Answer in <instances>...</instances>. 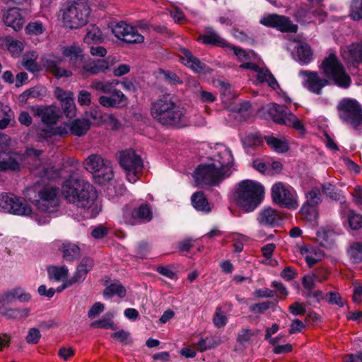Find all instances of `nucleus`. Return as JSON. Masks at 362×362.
Here are the masks:
<instances>
[{"mask_svg": "<svg viewBox=\"0 0 362 362\" xmlns=\"http://www.w3.org/2000/svg\"><path fill=\"white\" fill-rule=\"evenodd\" d=\"M118 84H119V81L116 79L108 81L94 80L91 82L90 88L104 93H110Z\"/></svg>", "mask_w": 362, "mask_h": 362, "instance_id": "37", "label": "nucleus"}, {"mask_svg": "<svg viewBox=\"0 0 362 362\" xmlns=\"http://www.w3.org/2000/svg\"><path fill=\"white\" fill-rule=\"evenodd\" d=\"M119 163L127 180L131 183H135L144 168L141 158L134 150L128 149L120 153Z\"/></svg>", "mask_w": 362, "mask_h": 362, "instance_id": "8", "label": "nucleus"}, {"mask_svg": "<svg viewBox=\"0 0 362 362\" xmlns=\"http://www.w3.org/2000/svg\"><path fill=\"white\" fill-rule=\"evenodd\" d=\"M103 295L105 298H110L114 296L123 298L126 295V289L118 281H115L105 288Z\"/></svg>", "mask_w": 362, "mask_h": 362, "instance_id": "41", "label": "nucleus"}, {"mask_svg": "<svg viewBox=\"0 0 362 362\" xmlns=\"http://www.w3.org/2000/svg\"><path fill=\"white\" fill-rule=\"evenodd\" d=\"M110 96L101 95L99 103L105 107H122L127 105L128 100L125 95L119 90L113 89Z\"/></svg>", "mask_w": 362, "mask_h": 362, "instance_id": "21", "label": "nucleus"}, {"mask_svg": "<svg viewBox=\"0 0 362 362\" xmlns=\"http://www.w3.org/2000/svg\"><path fill=\"white\" fill-rule=\"evenodd\" d=\"M243 142L245 146L251 147L259 145L262 143V140L257 134H249L244 137Z\"/></svg>", "mask_w": 362, "mask_h": 362, "instance_id": "59", "label": "nucleus"}, {"mask_svg": "<svg viewBox=\"0 0 362 362\" xmlns=\"http://www.w3.org/2000/svg\"><path fill=\"white\" fill-rule=\"evenodd\" d=\"M30 98H42L46 94V88L42 86H35L27 90Z\"/></svg>", "mask_w": 362, "mask_h": 362, "instance_id": "64", "label": "nucleus"}, {"mask_svg": "<svg viewBox=\"0 0 362 362\" xmlns=\"http://www.w3.org/2000/svg\"><path fill=\"white\" fill-rule=\"evenodd\" d=\"M112 317V315H109L107 317H104L99 320L93 322L90 324V327L100 328V329H110L115 330V329H116V327L113 324Z\"/></svg>", "mask_w": 362, "mask_h": 362, "instance_id": "51", "label": "nucleus"}, {"mask_svg": "<svg viewBox=\"0 0 362 362\" xmlns=\"http://www.w3.org/2000/svg\"><path fill=\"white\" fill-rule=\"evenodd\" d=\"M240 67L255 71L257 73V80L261 83L266 82L272 89L276 90L279 88V85L277 81L268 69L260 67L251 62L243 63Z\"/></svg>", "mask_w": 362, "mask_h": 362, "instance_id": "19", "label": "nucleus"}, {"mask_svg": "<svg viewBox=\"0 0 362 362\" xmlns=\"http://www.w3.org/2000/svg\"><path fill=\"white\" fill-rule=\"evenodd\" d=\"M47 272L49 277L57 281H64L69 273L68 268L65 266H51L48 267Z\"/></svg>", "mask_w": 362, "mask_h": 362, "instance_id": "44", "label": "nucleus"}, {"mask_svg": "<svg viewBox=\"0 0 362 362\" xmlns=\"http://www.w3.org/2000/svg\"><path fill=\"white\" fill-rule=\"evenodd\" d=\"M350 16L354 21L362 19V0H352L350 5Z\"/></svg>", "mask_w": 362, "mask_h": 362, "instance_id": "49", "label": "nucleus"}, {"mask_svg": "<svg viewBox=\"0 0 362 362\" xmlns=\"http://www.w3.org/2000/svg\"><path fill=\"white\" fill-rule=\"evenodd\" d=\"M213 321L217 327H222L226 325L227 317L220 308H216Z\"/></svg>", "mask_w": 362, "mask_h": 362, "instance_id": "56", "label": "nucleus"}, {"mask_svg": "<svg viewBox=\"0 0 362 362\" xmlns=\"http://www.w3.org/2000/svg\"><path fill=\"white\" fill-rule=\"evenodd\" d=\"M103 40V36L101 30L95 25H90L87 28V33L84 36L85 43H99Z\"/></svg>", "mask_w": 362, "mask_h": 362, "instance_id": "39", "label": "nucleus"}, {"mask_svg": "<svg viewBox=\"0 0 362 362\" xmlns=\"http://www.w3.org/2000/svg\"><path fill=\"white\" fill-rule=\"evenodd\" d=\"M236 194L238 205L245 212H251L261 203L264 188L257 182L245 180L238 184Z\"/></svg>", "mask_w": 362, "mask_h": 362, "instance_id": "4", "label": "nucleus"}, {"mask_svg": "<svg viewBox=\"0 0 362 362\" xmlns=\"http://www.w3.org/2000/svg\"><path fill=\"white\" fill-rule=\"evenodd\" d=\"M0 211L18 216L31 214L28 204L12 194H0Z\"/></svg>", "mask_w": 362, "mask_h": 362, "instance_id": "12", "label": "nucleus"}, {"mask_svg": "<svg viewBox=\"0 0 362 362\" xmlns=\"http://www.w3.org/2000/svg\"><path fill=\"white\" fill-rule=\"evenodd\" d=\"M23 156L21 153L10 151L4 156H0L2 172L18 171L22 168Z\"/></svg>", "mask_w": 362, "mask_h": 362, "instance_id": "20", "label": "nucleus"}, {"mask_svg": "<svg viewBox=\"0 0 362 362\" xmlns=\"http://www.w3.org/2000/svg\"><path fill=\"white\" fill-rule=\"evenodd\" d=\"M305 195L307 200L305 204L301 208V212L305 215L311 214L313 216V218H315L316 213L315 209H309V206L313 207L320 202V190L317 187H314L308 192Z\"/></svg>", "mask_w": 362, "mask_h": 362, "instance_id": "24", "label": "nucleus"}, {"mask_svg": "<svg viewBox=\"0 0 362 362\" xmlns=\"http://www.w3.org/2000/svg\"><path fill=\"white\" fill-rule=\"evenodd\" d=\"M281 220V216L278 211L272 207L262 209L258 215L257 221L262 226H275Z\"/></svg>", "mask_w": 362, "mask_h": 362, "instance_id": "26", "label": "nucleus"}, {"mask_svg": "<svg viewBox=\"0 0 362 362\" xmlns=\"http://www.w3.org/2000/svg\"><path fill=\"white\" fill-rule=\"evenodd\" d=\"M199 40L204 44L214 45L219 47H227V42L218 34L212 30H209L202 35H200Z\"/></svg>", "mask_w": 362, "mask_h": 362, "instance_id": "33", "label": "nucleus"}, {"mask_svg": "<svg viewBox=\"0 0 362 362\" xmlns=\"http://www.w3.org/2000/svg\"><path fill=\"white\" fill-rule=\"evenodd\" d=\"M89 15L90 7L86 0H74L63 11L62 21L66 28L78 29L87 23Z\"/></svg>", "mask_w": 362, "mask_h": 362, "instance_id": "5", "label": "nucleus"}, {"mask_svg": "<svg viewBox=\"0 0 362 362\" xmlns=\"http://www.w3.org/2000/svg\"><path fill=\"white\" fill-rule=\"evenodd\" d=\"M272 197L273 202L281 207L296 209L298 206L297 193L287 184L275 183L272 187Z\"/></svg>", "mask_w": 362, "mask_h": 362, "instance_id": "9", "label": "nucleus"}, {"mask_svg": "<svg viewBox=\"0 0 362 362\" xmlns=\"http://www.w3.org/2000/svg\"><path fill=\"white\" fill-rule=\"evenodd\" d=\"M192 203L193 206L199 211L208 212L210 211L209 203L202 192H198L192 194Z\"/></svg>", "mask_w": 362, "mask_h": 362, "instance_id": "42", "label": "nucleus"}, {"mask_svg": "<svg viewBox=\"0 0 362 362\" xmlns=\"http://www.w3.org/2000/svg\"><path fill=\"white\" fill-rule=\"evenodd\" d=\"M185 109L169 95H163L151 103V115L163 125L182 127L185 122Z\"/></svg>", "mask_w": 362, "mask_h": 362, "instance_id": "3", "label": "nucleus"}, {"mask_svg": "<svg viewBox=\"0 0 362 362\" xmlns=\"http://www.w3.org/2000/svg\"><path fill=\"white\" fill-rule=\"evenodd\" d=\"M300 251L310 267L320 260V255L317 254L313 248L301 247Z\"/></svg>", "mask_w": 362, "mask_h": 362, "instance_id": "45", "label": "nucleus"}, {"mask_svg": "<svg viewBox=\"0 0 362 362\" xmlns=\"http://www.w3.org/2000/svg\"><path fill=\"white\" fill-rule=\"evenodd\" d=\"M112 30L117 38L127 43H140L144 41V36L139 34L135 28L125 22L117 23Z\"/></svg>", "mask_w": 362, "mask_h": 362, "instance_id": "13", "label": "nucleus"}, {"mask_svg": "<svg viewBox=\"0 0 362 362\" xmlns=\"http://www.w3.org/2000/svg\"><path fill=\"white\" fill-rule=\"evenodd\" d=\"M35 117H38L45 124H55L59 119V110L54 105H35L30 107Z\"/></svg>", "mask_w": 362, "mask_h": 362, "instance_id": "17", "label": "nucleus"}, {"mask_svg": "<svg viewBox=\"0 0 362 362\" xmlns=\"http://www.w3.org/2000/svg\"><path fill=\"white\" fill-rule=\"evenodd\" d=\"M317 277L315 274H308L303 278V286L305 290L310 292L312 291L315 286V281Z\"/></svg>", "mask_w": 362, "mask_h": 362, "instance_id": "57", "label": "nucleus"}, {"mask_svg": "<svg viewBox=\"0 0 362 362\" xmlns=\"http://www.w3.org/2000/svg\"><path fill=\"white\" fill-rule=\"evenodd\" d=\"M92 95L87 90H81L78 95V103L81 106H89L91 104Z\"/></svg>", "mask_w": 362, "mask_h": 362, "instance_id": "60", "label": "nucleus"}, {"mask_svg": "<svg viewBox=\"0 0 362 362\" xmlns=\"http://www.w3.org/2000/svg\"><path fill=\"white\" fill-rule=\"evenodd\" d=\"M259 23L265 26L274 28L281 32L296 33L298 27L288 18L277 14L264 15Z\"/></svg>", "mask_w": 362, "mask_h": 362, "instance_id": "14", "label": "nucleus"}, {"mask_svg": "<svg viewBox=\"0 0 362 362\" xmlns=\"http://www.w3.org/2000/svg\"><path fill=\"white\" fill-rule=\"evenodd\" d=\"M58 188L46 185L37 192V199L35 200V206L42 212L50 213L54 210L59 204Z\"/></svg>", "mask_w": 362, "mask_h": 362, "instance_id": "11", "label": "nucleus"}, {"mask_svg": "<svg viewBox=\"0 0 362 362\" xmlns=\"http://www.w3.org/2000/svg\"><path fill=\"white\" fill-rule=\"evenodd\" d=\"M110 66L108 59H100L85 62L83 64V69L90 74L96 75L108 70Z\"/></svg>", "mask_w": 362, "mask_h": 362, "instance_id": "28", "label": "nucleus"}, {"mask_svg": "<svg viewBox=\"0 0 362 362\" xmlns=\"http://www.w3.org/2000/svg\"><path fill=\"white\" fill-rule=\"evenodd\" d=\"M4 23L6 26L18 31L23 27L25 18L21 11L17 8H11L6 11L3 16Z\"/></svg>", "mask_w": 362, "mask_h": 362, "instance_id": "22", "label": "nucleus"}, {"mask_svg": "<svg viewBox=\"0 0 362 362\" xmlns=\"http://www.w3.org/2000/svg\"><path fill=\"white\" fill-rule=\"evenodd\" d=\"M63 258L66 261H73L80 256L79 247L74 243L66 242L59 247Z\"/></svg>", "mask_w": 362, "mask_h": 362, "instance_id": "34", "label": "nucleus"}, {"mask_svg": "<svg viewBox=\"0 0 362 362\" xmlns=\"http://www.w3.org/2000/svg\"><path fill=\"white\" fill-rule=\"evenodd\" d=\"M54 96L61 102L64 103L74 97V93L71 91H66L59 87H57L54 91Z\"/></svg>", "mask_w": 362, "mask_h": 362, "instance_id": "61", "label": "nucleus"}, {"mask_svg": "<svg viewBox=\"0 0 362 362\" xmlns=\"http://www.w3.org/2000/svg\"><path fill=\"white\" fill-rule=\"evenodd\" d=\"M41 338V333L36 327L30 328L25 337L26 342L29 344H36Z\"/></svg>", "mask_w": 362, "mask_h": 362, "instance_id": "53", "label": "nucleus"}, {"mask_svg": "<svg viewBox=\"0 0 362 362\" xmlns=\"http://www.w3.org/2000/svg\"><path fill=\"white\" fill-rule=\"evenodd\" d=\"M63 112L67 117L71 118L75 116L76 114V105L74 103V99L69 98V99L64 103H61Z\"/></svg>", "mask_w": 362, "mask_h": 362, "instance_id": "52", "label": "nucleus"}, {"mask_svg": "<svg viewBox=\"0 0 362 362\" xmlns=\"http://www.w3.org/2000/svg\"><path fill=\"white\" fill-rule=\"evenodd\" d=\"M337 233L331 229L321 228L317 232V239L326 248H332L336 242Z\"/></svg>", "mask_w": 362, "mask_h": 362, "instance_id": "29", "label": "nucleus"}, {"mask_svg": "<svg viewBox=\"0 0 362 362\" xmlns=\"http://www.w3.org/2000/svg\"><path fill=\"white\" fill-rule=\"evenodd\" d=\"M41 64L44 68L50 71L56 77H69L71 72L65 69L59 67L62 59L54 54H47L41 57Z\"/></svg>", "mask_w": 362, "mask_h": 362, "instance_id": "18", "label": "nucleus"}, {"mask_svg": "<svg viewBox=\"0 0 362 362\" xmlns=\"http://www.w3.org/2000/svg\"><path fill=\"white\" fill-rule=\"evenodd\" d=\"M114 177L113 168L111 162L106 163V165L100 168L93 176L95 182L100 185H104L110 181Z\"/></svg>", "mask_w": 362, "mask_h": 362, "instance_id": "32", "label": "nucleus"}, {"mask_svg": "<svg viewBox=\"0 0 362 362\" xmlns=\"http://www.w3.org/2000/svg\"><path fill=\"white\" fill-rule=\"evenodd\" d=\"M47 125V126L44 128H39L37 129L36 136L37 141H41L54 136L53 127L50 124Z\"/></svg>", "mask_w": 362, "mask_h": 362, "instance_id": "54", "label": "nucleus"}, {"mask_svg": "<svg viewBox=\"0 0 362 362\" xmlns=\"http://www.w3.org/2000/svg\"><path fill=\"white\" fill-rule=\"evenodd\" d=\"M348 254L354 263L362 262V243H353L348 250Z\"/></svg>", "mask_w": 362, "mask_h": 362, "instance_id": "47", "label": "nucleus"}, {"mask_svg": "<svg viewBox=\"0 0 362 362\" xmlns=\"http://www.w3.org/2000/svg\"><path fill=\"white\" fill-rule=\"evenodd\" d=\"M109 162L110 160H104L98 154H91L86 159L84 166L85 168L94 176L100 168L103 167V165H106V163Z\"/></svg>", "mask_w": 362, "mask_h": 362, "instance_id": "30", "label": "nucleus"}, {"mask_svg": "<svg viewBox=\"0 0 362 362\" xmlns=\"http://www.w3.org/2000/svg\"><path fill=\"white\" fill-rule=\"evenodd\" d=\"M299 75L304 78V87L317 95H320L322 93V89L329 84L328 80L320 77L316 71L301 70Z\"/></svg>", "mask_w": 362, "mask_h": 362, "instance_id": "15", "label": "nucleus"}, {"mask_svg": "<svg viewBox=\"0 0 362 362\" xmlns=\"http://www.w3.org/2000/svg\"><path fill=\"white\" fill-rule=\"evenodd\" d=\"M339 118L353 129L362 123V107L354 99L344 98L337 105Z\"/></svg>", "mask_w": 362, "mask_h": 362, "instance_id": "7", "label": "nucleus"}, {"mask_svg": "<svg viewBox=\"0 0 362 362\" xmlns=\"http://www.w3.org/2000/svg\"><path fill=\"white\" fill-rule=\"evenodd\" d=\"M90 128V122L87 119H77L69 124L70 132L81 136L86 133Z\"/></svg>", "mask_w": 362, "mask_h": 362, "instance_id": "38", "label": "nucleus"}, {"mask_svg": "<svg viewBox=\"0 0 362 362\" xmlns=\"http://www.w3.org/2000/svg\"><path fill=\"white\" fill-rule=\"evenodd\" d=\"M347 218L351 229L358 230L362 226V216L354 211L349 210L348 211Z\"/></svg>", "mask_w": 362, "mask_h": 362, "instance_id": "50", "label": "nucleus"}, {"mask_svg": "<svg viewBox=\"0 0 362 362\" xmlns=\"http://www.w3.org/2000/svg\"><path fill=\"white\" fill-rule=\"evenodd\" d=\"M197 94L199 100L203 103H213L216 100V94L202 89H198Z\"/></svg>", "mask_w": 362, "mask_h": 362, "instance_id": "58", "label": "nucleus"}, {"mask_svg": "<svg viewBox=\"0 0 362 362\" xmlns=\"http://www.w3.org/2000/svg\"><path fill=\"white\" fill-rule=\"evenodd\" d=\"M59 50L64 57L71 61L82 62L84 59L81 48L76 45L61 46Z\"/></svg>", "mask_w": 362, "mask_h": 362, "instance_id": "31", "label": "nucleus"}, {"mask_svg": "<svg viewBox=\"0 0 362 362\" xmlns=\"http://www.w3.org/2000/svg\"><path fill=\"white\" fill-rule=\"evenodd\" d=\"M267 144L278 153H285L288 148V143L285 139H278L272 136L264 137Z\"/></svg>", "mask_w": 362, "mask_h": 362, "instance_id": "40", "label": "nucleus"}, {"mask_svg": "<svg viewBox=\"0 0 362 362\" xmlns=\"http://www.w3.org/2000/svg\"><path fill=\"white\" fill-rule=\"evenodd\" d=\"M298 61L302 65L308 64L313 58V52L307 43L300 44L296 48Z\"/></svg>", "mask_w": 362, "mask_h": 362, "instance_id": "36", "label": "nucleus"}, {"mask_svg": "<svg viewBox=\"0 0 362 362\" xmlns=\"http://www.w3.org/2000/svg\"><path fill=\"white\" fill-rule=\"evenodd\" d=\"M93 267V261L92 259H83L78 265L73 277L69 280L72 283V284L83 282L86 279L88 272L92 269Z\"/></svg>", "mask_w": 362, "mask_h": 362, "instance_id": "27", "label": "nucleus"}, {"mask_svg": "<svg viewBox=\"0 0 362 362\" xmlns=\"http://www.w3.org/2000/svg\"><path fill=\"white\" fill-rule=\"evenodd\" d=\"M180 59L183 64L194 72L201 73L204 71L206 69V65L186 49L182 50V55H180Z\"/></svg>", "mask_w": 362, "mask_h": 362, "instance_id": "25", "label": "nucleus"}, {"mask_svg": "<svg viewBox=\"0 0 362 362\" xmlns=\"http://www.w3.org/2000/svg\"><path fill=\"white\" fill-rule=\"evenodd\" d=\"M45 25L40 21L28 23L25 28V33L28 35H40L45 33Z\"/></svg>", "mask_w": 362, "mask_h": 362, "instance_id": "46", "label": "nucleus"}, {"mask_svg": "<svg viewBox=\"0 0 362 362\" xmlns=\"http://www.w3.org/2000/svg\"><path fill=\"white\" fill-rule=\"evenodd\" d=\"M343 59L349 63H358L362 61V42L352 43L341 47Z\"/></svg>", "mask_w": 362, "mask_h": 362, "instance_id": "23", "label": "nucleus"}, {"mask_svg": "<svg viewBox=\"0 0 362 362\" xmlns=\"http://www.w3.org/2000/svg\"><path fill=\"white\" fill-rule=\"evenodd\" d=\"M38 54L35 51L26 52L23 57L22 64L26 70L34 73L40 71V66L37 63Z\"/></svg>", "mask_w": 362, "mask_h": 362, "instance_id": "35", "label": "nucleus"}, {"mask_svg": "<svg viewBox=\"0 0 362 362\" xmlns=\"http://www.w3.org/2000/svg\"><path fill=\"white\" fill-rule=\"evenodd\" d=\"M222 103L226 107H229L236 98V95L233 93L230 86L223 84L221 93Z\"/></svg>", "mask_w": 362, "mask_h": 362, "instance_id": "48", "label": "nucleus"}, {"mask_svg": "<svg viewBox=\"0 0 362 362\" xmlns=\"http://www.w3.org/2000/svg\"><path fill=\"white\" fill-rule=\"evenodd\" d=\"M62 194L68 202L76 205L78 213L83 218H94L101 210L96 190L82 178L71 177L66 180L62 184Z\"/></svg>", "mask_w": 362, "mask_h": 362, "instance_id": "1", "label": "nucleus"}, {"mask_svg": "<svg viewBox=\"0 0 362 362\" xmlns=\"http://www.w3.org/2000/svg\"><path fill=\"white\" fill-rule=\"evenodd\" d=\"M271 305L272 303L268 301L256 303L250 306V310L255 314L262 313L268 310Z\"/></svg>", "mask_w": 362, "mask_h": 362, "instance_id": "63", "label": "nucleus"}, {"mask_svg": "<svg viewBox=\"0 0 362 362\" xmlns=\"http://www.w3.org/2000/svg\"><path fill=\"white\" fill-rule=\"evenodd\" d=\"M266 110L275 122L292 127L300 134L305 133V127L300 120L291 112H288L284 106L272 103L267 105Z\"/></svg>", "mask_w": 362, "mask_h": 362, "instance_id": "10", "label": "nucleus"}, {"mask_svg": "<svg viewBox=\"0 0 362 362\" xmlns=\"http://www.w3.org/2000/svg\"><path fill=\"white\" fill-rule=\"evenodd\" d=\"M125 221L131 225L149 222L153 218L152 211L148 204H142L132 211L124 212Z\"/></svg>", "mask_w": 362, "mask_h": 362, "instance_id": "16", "label": "nucleus"}, {"mask_svg": "<svg viewBox=\"0 0 362 362\" xmlns=\"http://www.w3.org/2000/svg\"><path fill=\"white\" fill-rule=\"evenodd\" d=\"M255 335V331L248 328H244L240 330L238 335L237 340L242 344L249 342Z\"/></svg>", "mask_w": 362, "mask_h": 362, "instance_id": "55", "label": "nucleus"}, {"mask_svg": "<svg viewBox=\"0 0 362 362\" xmlns=\"http://www.w3.org/2000/svg\"><path fill=\"white\" fill-rule=\"evenodd\" d=\"M5 46L13 56H18L23 49V43L11 37L4 39Z\"/></svg>", "mask_w": 362, "mask_h": 362, "instance_id": "43", "label": "nucleus"}, {"mask_svg": "<svg viewBox=\"0 0 362 362\" xmlns=\"http://www.w3.org/2000/svg\"><path fill=\"white\" fill-rule=\"evenodd\" d=\"M320 68L323 74L333 81L337 86L342 88L349 87L351 79L334 54H330L326 57L322 61Z\"/></svg>", "mask_w": 362, "mask_h": 362, "instance_id": "6", "label": "nucleus"}, {"mask_svg": "<svg viewBox=\"0 0 362 362\" xmlns=\"http://www.w3.org/2000/svg\"><path fill=\"white\" fill-rule=\"evenodd\" d=\"M216 154L208 163L200 164L194 172L193 177L198 186L217 185L230 175L233 157L229 148L218 146Z\"/></svg>", "mask_w": 362, "mask_h": 362, "instance_id": "2", "label": "nucleus"}, {"mask_svg": "<svg viewBox=\"0 0 362 362\" xmlns=\"http://www.w3.org/2000/svg\"><path fill=\"white\" fill-rule=\"evenodd\" d=\"M230 49L233 51L234 54L238 57L239 61H247L250 59V53L247 52L245 50L233 45L227 46Z\"/></svg>", "mask_w": 362, "mask_h": 362, "instance_id": "62", "label": "nucleus"}]
</instances>
